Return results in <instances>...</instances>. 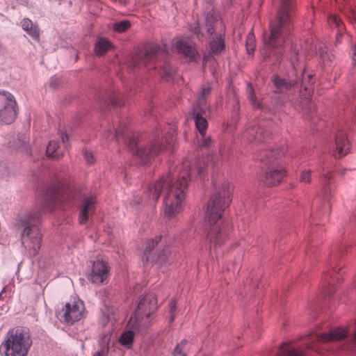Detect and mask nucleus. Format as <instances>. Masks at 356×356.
<instances>
[{"mask_svg":"<svg viewBox=\"0 0 356 356\" xmlns=\"http://www.w3.org/2000/svg\"><path fill=\"white\" fill-rule=\"evenodd\" d=\"M17 115V105L14 96L9 92L0 91V122L13 123Z\"/></svg>","mask_w":356,"mask_h":356,"instance_id":"obj_10","label":"nucleus"},{"mask_svg":"<svg viewBox=\"0 0 356 356\" xmlns=\"http://www.w3.org/2000/svg\"><path fill=\"white\" fill-rule=\"evenodd\" d=\"M33 341L26 327L17 326L8 330L0 345L2 356H27Z\"/></svg>","mask_w":356,"mask_h":356,"instance_id":"obj_7","label":"nucleus"},{"mask_svg":"<svg viewBox=\"0 0 356 356\" xmlns=\"http://www.w3.org/2000/svg\"><path fill=\"white\" fill-rule=\"evenodd\" d=\"M308 81L310 82L311 80L313 79V76L311 74L307 75Z\"/></svg>","mask_w":356,"mask_h":356,"instance_id":"obj_53","label":"nucleus"},{"mask_svg":"<svg viewBox=\"0 0 356 356\" xmlns=\"http://www.w3.org/2000/svg\"><path fill=\"white\" fill-rule=\"evenodd\" d=\"M161 240V236H156L154 238L147 241L143 251V260L147 261V257L152 256V254H151V252L154 248V247L159 244Z\"/></svg>","mask_w":356,"mask_h":356,"instance_id":"obj_29","label":"nucleus"},{"mask_svg":"<svg viewBox=\"0 0 356 356\" xmlns=\"http://www.w3.org/2000/svg\"><path fill=\"white\" fill-rule=\"evenodd\" d=\"M284 356H303L302 354L288 346H284L282 350Z\"/></svg>","mask_w":356,"mask_h":356,"instance_id":"obj_41","label":"nucleus"},{"mask_svg":"<svg viewBox=\"0 0 356 356\" xmlns=\"http://www.w3.org/2000/svg\"><path fill=\"white\" fill-rule=\"evenodd\" d=\"M327 24L330 28L337 29L336 40L338 42L344 32L343 22L335 14H330L327 17Z\"/></svg>","mask_w":356,"mask_h":356,"instance_id":"obj_23","label":"nucleus"},{"mask_svg":"<svg viewBox=\"0 0 356 356\" xmlns=\"http://www.w3.org/2000/svg\"><path fill=\"white\" fill-rule=\"evenodd\" d=\"M299 181L302 184H309L312 181V170L305 169L300 172Z\"/></svg>","mask_w":356,"mask_h":356,"instance_id":"obj_38","label":"nucleus"},{"mask_svg":"<svg viewBox=\"0 0 356 356\" xmlns=\"http://www.w3.org/2000/svg\"><path fill=\"white\" fill-rule=\"evenodd\" d=\"M322 175L321 181V194L323 197L328 200L332 191V177L329 172H325L324 166H322Z\"/></svg>","mask_w":356,"mask_h":356,"instance_id":"obj_19","label":"nucleus"},{"mask_svg":"<svg viewBox=\"0 0 356 356\" xmlns=\"http://www.w3.org/2000/svg\"><path fill=\"white\" fill-rule=\"evenodd\" d=\"M270 136L264 122H252L249 124L243 134L244 138L249 142L264 143Z\"/></svg>","mask_w":356,"mask_h":356,"instance_id":"obj_12","label":"nucleus"},{"mask_svg":"<svg viewBox=\"0 0 356 356\" xmlns=\"http://www.w3.org/2000/svg\"><path fill=\"white\" fill-rule=\"evenodd\" d=\"M110 102L112 105L116 106L122 105L121 102L120 100L117 99L115 97H111L110 98Z\"/></svg>","mask_w":356,"mask_h":356,"instance_id":"obj_45","label":"nucleus"},{"mask_svg":"<svg viewBox=\"0 0 356 356\" xmlns=\"http://www.w3.org/2000/svg\"><path fill=\"white\" fill-rule=\"evenodd\" d=\"M59 147L58 142L51 140L47 146L46 154L48 157L52 159H58L63 156V153L58 150Z\"/></svg>","mask_w":356,"mask_h":356,"instance_id":"obj_28","label":"nucleus"},{"mask_svg":"<svg viewBox=\"0 0 356 356\" xmlns=\"http://www.w3.org/2000/svg\"><path fill=\"white\" fill-rule=\"evenodd\" d=\"M202 163H204V159H198L193 163L184 162L181 167L184 170L175 181L170 173L162 175L148 187L143 197H134L131 204L138 206L144 201L156 202L162 194L164 215L168 218L175 216L183 209L188 179L192 180L197 176L202 177L204 173V167L201 165Z\"/></svg>","mask_w":356,"mask_h":356,"instance_id":"obj_1","label":"nucleus"},{"mask_svg":"<svg viewBox=\"0 0 356 356\" xmlns=\"http://www.w3.org/2000/svg\"><path fill=\"white\" fill-rule=\"evenodd\" d=\"M352 58L353 62L356 63V44L352 49Z\"/></svg>","mask_w":356,"mask_h":356,"instance_id":"obj_47","label":"nucleus"},{"mask_svg":"<svg viewBox=\"0 0 356 356\" xmlns=\"http://www.w3.org/2000/svg\"><path fill=\"white\" fill-rule=\"evenodd\" d=\"M176 49L179 54H181L186 57L193 58L195 56V50L186 42L181 40L177 41L176 42Z\"/></svg>","mask_w":356,"mask_h":356,"instance_id":"obj_25","label":"nucleus"},{"mask_svg":"<svg viewBox=\"0 0 356 356\" xmlns=\"http://www.w3.org/2000/svg\"><path fill=\"white\" fill-rule=\"evenodd\" d=\"M124 124L123 125V127L120 124L119 127L115 130V134L113 133V131L111 129H108V130L104 133V137H106V138H116L117 139H118L120 136H123V129H124Z\"/></svg>","mask_w":356,"mask_h":356,"instance_id":"obj_35","label":"nucleus"},{"mask_svg":"<svg viewBox=\"0 0 356 356\" xmlns=\"http://www.w3.org/2000/svg\"><path fill=\"white\" fill-rule=\"evenodd\" d=\"M245 47L248 54H252L255 48V38L253 33H250L246 38Z\"/></svg>","mask_w":356,"mask_h":356,"instance_id":"obj_36","label":"nucleus"},{"mask_svg":"<svg viewBox=\"0 0 356 356\" xmlns=\"http://www.w3.org/2000/svg\"><path fill=\"white\" fill-rule=\"evenodd\" d=\"M211 87L206 86L202 88L201 92L199 93L195 104L193 107L205 108L207 105V99L211 93Z\"/></svg>","mask_w":356,"mask_h":356,"instance_id":"obj_27","label":"nucleus"},{"mask_svg":"<svg viewBox=\"0 0 356 356\" xmlns=\"http://www.w3.org/2000/svg\"><path fill=\"white\" fill-rule=\"evenodd\" d=\"M22 29L35 41L40 40V30L38 26L29 18H24L21 22Z\"/></svg>","mask_w":356,"mask_h":356,"instance_id":"obj_22","label":"nucleus"},{"mask_svg":"<svg viewBox=\"0 0 356 356\" xmlns=\"http://www.w3.org/2000/svg\"><path fill=\"white\" fill-rule=\"evenodd\" d=\"M4 290H5V288H3V290H2V291H1V292H0V299L1 298V294H2V293H3V291Z\"/></svg>","mask_w":356,"mask_h":356,"instance_id":"obj_55","label":"nucleus"},{"mask_svg":"<svg viewBox=\"0 0 356 356\" xmlns=\"http://www.w3.org/2000/svg\"><path fill=\"white\" fill-rule=\"evenodd\" d=\"M58 84V79L56 77H51V80H50V82H49V85L52 88H56Z\"/></svg>","mask_w":356,"mask_h":356,"instance_id":"obj_46","label":"nucleus"},{"mask_svg":"<svg viewBox=\"0 0 356 356\" xmlns=\"http://www.w3.org/2000/svg\"><path fill=\"white\" fill-rule=\"evenodd\" d=\"M61 140L63 141V143L65 145V143L68 140V136L65 133H62Z\"/></svg>","mask_w":356,"mask_h":356,"instance_id":"obj_48","label":"nucleus"},{"mask_svg":"<svg viewBox=\"0 0 356 356\" xmlns=\"http://www.w3.org/2000/svg\"><path fill=\"white\" fill-rule=\"evenodd\" d=\"M112 48L110 40L105 38H98L95 43L94 51L97 56H103Z\"/></svg>","mask_w":356,"mask_h":356,"instance_id":"obj_24","label":"nucleus"},{"mask_svg":"<svg viewBox=\"0 0 356 356\" xmlns=\"http://www.w3.org/2000/svg\"><path fill=\"white\" fill-rule=\"evenodd\" d=\"M230 193L229 182L223 181L220 186H216L207 204L204 218L212 225L208 231L207 239L214 248L221 246L228 238L227 226L216 223L231 202Z\"/></svg>","mask_w":356,"mask_h":356,"instance_id":"obj_3","label":"nucleus"},{"mask_svg":"<svg viewBox=\"0 0 356 356\" xmlns=\"http://www.w3.org/2000/svg\"><path fill=\"white\" fill-rule=\"evenodd\" d=\"M224 29L225 27L219 14L213 8L205 13L204 21L201 25L197 22L191 27V31L198 37L204 35H211L216 32L221 33Z\"/></svg>","mask_w":356,"mask_h":356,"instance_id":"obj_9","label":"nucleus"},{"mask_svg":"<svg viewBox=\"0 0 356 356\" xmlns=\"http://www.w3.org/2000/svg\"><path fill=\"white\" fill-rule=\"evenodd\" d=\"M131 26V22L129 20L124 19L120 22H116L113 24V29L115 31L118 33H123L128 30Z\"/></svg>","mask_w":356,"mask_h":356,"instance_id":"obj_32","label":"nucleus"},{"mask_svg":"<svg viewBox=\"0 0 356 356\" xmlns=\"http://www.w3.org/2000/svg\"><path fill=\"white\" fill-rule=\"evenodd\" d=\"M293 10V0H281L277 17L270 22V33L264 36V49L261 54L264 57H270L273 54L270 49H275L277 51L273 54L276 55L278 61L286 35L291 29Z\"/></svg>","mask_w":356,"mask_h":356,"instance_id":"obj_4","label":"nucleus"},{"mask_svg":"<svg viewBox=\"0 0 356 356\" xmlns=\"http://www.w3.org/2000/svg\"><path fill=\"white\" fill-rule=\"evenodd\" d=\"M168 50V47L165 43L152 44L133 56V67H140L145 65L151 69L159 68L161 78L165 81H170L173 78L175 71L166 60Z\"/></svg>","mask_w":356,"mask_h":356,"instance_id":"obj_5","label":"nucleus"},{"mask_svg":"<svg viewBox=\"0 0 356 356\" xmlns=\"http://www.w3.org/2000/svg\"><path fill=\"white\" fill-rule=\"evenodd\" d=\"M175 255V254L172 250L171 248L167 245L164 246L163 248L157 249L156 253L153 254L152 256L147 257V261L162 266L172 262Z\"/></svg>","mask_w":356,"mask_h":356,"instance_id":"obj_16","label":"nucleus"},{"mask_svg":"<svg viewBox=\"0 0 356 356\" xmlns=\"http://www.w3.org/2000/svg\"><path fill=\"white\" fill-rule=\"evenodd\" d=\"M247 94L248 99L251 102L252 106L255 108H261V105L257 99L256 96L254 94L253 89L250 83H248Z\"/></svg>","mask_w":356,"mask_h":356,"instance_id":"obj_37","label":"nucleus"},{"mask_svg":"<svg viewBox=\"0 0 356 356\" xmlns=\"http://www.w3.org/2000/svg\"><path fill=\"white\" fill-rule=\"evenodd\" d=\"M157 300L154 293L146 294L139 302L136 309L134 316L137 318L149 317L154 312L157 307Z\"/></svg>","mask_w":356,"mask_h":356,"instance_id":"obj_14","label":"nucleus"},{"mask_svg":"<svg viewBox=\"0 0 356 356\" xmlns=\"http://www.w3.org/2000/svg\"><path fill=\"white\" fill-rule=\"evenodd\" d=\"M272 81L277 92H286L298 84V81L296 80L287 81L286 79L281 78L277 75H274L272 77Z\"/></svg>","mask_w":356,"mask_h":356,"instance_id":"obj_20","label":"nucleus"},{"mask_svg":"<svg viewBox=\"0 0 356 356\" xmlns=\"http://www.w3.org/2000/svg\"><path fill=\"white\" fill-rule=\"evenodd\" d=\"M290 61L294 70H296L299 68L300 70H302V66L299 67L298 65V63L302 61V56H300L296 49L293 51L292 56L290 58Z\"/></svg>","mask_w":356,"mask_h":356,"instance_id":"obj_39","label":"nucleus"},{"mask_svg":"<svg viewBox=\"0 0 356 356\" xmlns=\"http://www.w3.org/2000/svg\"><path fill=\"white\" fill-rule=\"evenodd\" d=\"M189 114L193 119L200 135L206 134V131L208 127V122L206 119V108L193 107Z\"/></svg>","mask_w":356,"mask_h":356,"instance_id":"obj_18","label":"nucleus"},{"mask_svg":"<svg viewBox=\"0 0 356 356\" xmlns=\"http://www.w3.org/2000/svg\"><path fill=\"white\" fill-rule=\"evenodd\" d=\"M134 337L132 331L124 332L120 338V342L122 346L129 347L133 343Z\"/></svg>","mask_w":356,"mask_h":356,"instance_id":"obj_33","label":"nucleus"},{"mask_svg":"<svg viewBox=\"0 0 356 356\" xmlns=\"http://www.w3.org/2000/svg\"><path fill=\"white\" fill-rule=\"evenodd\" d=\"M6 48L3 44L0 42V54H3L5 52Z\"/></svg>","mask_w":356,"mask_h":356,"instance_id":"obj_50","label":"nucleus"},{"mask_svg":"<svg viewBox=\"0 0 356 356\" xmlns=\"http://www.w3.org/2000/svg\"><path fill=\"white\" fill-rule=\"evenodd\" d=\"M336 269H332V270L330 271H328V272H324L323 273V280L324 282H327L328 281V280L330 279V277H332V273H335L336 272Z\"/></svg>","mask_w":356,"mask_h":356,"instance_id":"obj_44","label":"nucleus"},{"mask_svg":"<svg viewBox=\"0 0 356 356\" xmlns=\"http://www.w3.org/2000/svg\"><path fill=\"white\" fill-rule=\"evenodd\" d=\"M330 149L335 158H341L349 153L350 142L344 131L338 130L336 132L334 140L330 144Z\"/></svg>","mask_w":356,"mask_h":356,"instance_id":"obj_13","label":"nucleus"},{"mask_svg":"<svg viewBox=\"0 0 356 356\" xmlns=\"http://www.w3.org/2000/svg\"><path fill=\"white\" fill-rule=\"evenodd\" d=\"M113 1L118 2L121 4H126L127 0H112Z\"/></svg>","mask_w":356,"mask_h":356,"instance_id":"obj_51","label":"nucleus"},{"mask_svg":"<svg viewBox=\"0 0 356 356\" xmlns=\"http://www.w3.org/2000/svg\"><path fill=\"white\" fill-rule=\"evenodd\" d=\"M190 348V345L186 339H182L177 346L172 352L173 356H186Z\"/></svg>","mask_w":356,"mask_h":356,"instance_id":"obj_30","label":"nucleus"},{"mask_svg":"<svg viewBox=\"0 0 356 356\" xmlns=\"http://www.w3.org/2000/svg\"><path fill=\"white\" fill-rule=\"evenodd\" d=\"M201 138L198 139V145L200 147H210L212 143L213 140L211 136H207L206 134L203 135H200Z\"/></svg>","mask_w":356,"mask_h":356,"instance_id":"obj_40","label":"nucleus"},{"mask_svg":"<svg viewBox=\"0 0 356 356\" xmlns=\"http://www.w3.org/2000/svg\"><path fill=\"white\" fill-rule=\"evenodd\" d=\"M346 336V330L341 327H337L331 330L330 332L317 334L316 339L323 342L333 341L340 340Z\"/></svg>","mask_w":356,"mask_h":356,"instance_id":"obj_21","label":"nucleus"},{"mask_svg":"<svg viewBox=\"0 0 356 356\" xmlns=\"http://www.w3.org/2000/svg\"><path fill=\"white\" fill-rule=\"evenodd\" d=\"M169 308H170V316H169V322L171 323L175 320V311L177 309V305L175 300H171L169 302Z\"/></svg>","mask_w":356,"mask_h":356,"instance_id":"obj_42","label":"nucleus"},{"mask_svg":"<svg viewBox=\"0 0 356 356\" xmlns=\"http://www.w3.org/2000/svg\"><path fill=\"white\" fill-rule=\"evenodd\" d=\"M63 189L60 184H54L45 191L40 207L34 208L21 216L17 222L21 231V243L26 253L34 257L40 248L42 235L38 227L42 214L51 212L60 200Z\"/></svg>","mask_w":356,"mask_h":356,"instance_id":"obj_2","label":"nucleus"},{"mask_svg":"<svg viewBox=\"0 0 356 356\" xmlns=\"http://www.w3.org/2000/svg\"><path fill=\"white\" fill-rule=\"evenodd\" d=\"M175 130L171 127L164 138L155 136L145 147L137 146L138 139L134 136L129 138V147L133 155L141 165L149 164L152 159L164 149H171L175 143Z\"/></svg>","mask_w":356,"mask_h":356,"instance_id":"obj_6","label":"nucleus"},{"mask_svg":"<svg viewBox=\"0 0 356 356\" xmlns=\"http://www.w3.org/2000/svg\"><path fill=\"white\" fill-rule=\"evenodd\" d=\"M209 45L211 51L214 54H218L225 49V40L220 33L210 42Z\"/></svg>","mask_w":356,"mask_h":356,"instance_id":"obj_26","label":"nucleus"},{"mask_svg":"<svg viewBox=\"0 0 356 356\" xmlns=\"http://www.w3.org/2000/svg\"><path fill=\"white\" fill-rule=\"evenodd\" d=\"M284 154V149H272L270 152L262 150L253 155V159L268 165L264 175V181L268 186H273L280 184L286 175L285 170L277 165L275 160Z\"/></svg>","mask_w":356,"mask_h":356,"instance_id":"obj_8","label":"nucleus"},{"mask_svg":"<svg viewBox=\"0 0 356 356\" xmlns=\"http://www.w3.org/2000/svg\"><path fill=\"white\" fill-rule=\"evenodd\" d=\"M353 218L356 220V211L353 213Z\"/></svg>","mask_w":356,"mask_h":356,"instance_id":"obj_54","label":"nucleus"},{"mask_svg":"<svg viewBox=\"0 0 356 356\" xmlns=\"http://www.w3.org/2000/svg\"><path fill=\"white\" fill-rule=\"evenodd\" d=\"M83 156L87 163L92 164L95 162L94 156L91 152L85 151L83 152Z\"/></svg>","mask_w":356,"mask_h":356,"instance_id":"obj_43","label":"nucleus"},{"mask_svg":"<svg viewBox=\"0 0 356 356\" xmlns=\"http://www.w3.org/2000/svg\"><path fill=\"white\" fill-rule=\"evenodd\" d=\"M97 203L95 196L92 195L83 197L79 207V222L86 224L89 218L90 214L94 211Z\"/></svg>","mask_w":356,"mask_h":356,"instance_id":"obj_17","label":"nucleus"},{"mask_svg":"<svg viewBox=\"0 0 356 356\" xmlns=\"http://www.w3.org/2000/svg\"><path fill=\"white\" fill-rule=\"evenodd\" d=\"M224 159H225V156H223L221 150H220L218 154L211 155L207 159V166H209V165H211L212 166L218 165L220 163H221L224 161Z\"/></svg>","mask_w":356,"mask_h":356,"instance_id":"obj_34","label":"nucleus"},{"mask_svg":"<svg viewBox=\"0 0 356 356\" xmlns=\"http://www.w3.org/2000/svg\"><path fill=\"white\" fill-rule=\"evenodd\" d=\"M108 266L103 261H95L92 264L91 273L88 279L94 284H100L107 278Z\"/></svg>","mask_w":356,"mask_h":356,"instance_id":"obj_15","label":"nucleus"},{"mask_svg":"<svg viewBox=\"0 0 356 356\" xmlns=\"http://www.w3.org/2000/svg\"><path fill=\"white\" fill-rule=\"evenodd\" d=\"M301 87L303 88L305 90H307V86L305 83V77L302 78V81L301 83Z\"/></svg>","mask_w":356,"mask_h":356,"instance_id":"obj_49","label":"nucleus"},{"mask_svg":"<svg viewBox=\"0 0 356 356\" xmlns=\"http://www.w3.org/2000/svg\"><path fill=\"white\" fill-rule=\"evenodd\" d=\"M102 351H97L92 356H102Z\"/></svg>","mask_w":356,"mask_h":356,"instance_id":"obj_52","label":"nucleus"},{"mask_svg":"<svg viewBox=\"0 0 356 356\" xmlns=\"http://www.w3.org/2000/svg\"><path fill=\"white\" fill-rule=\"evenodd\" d=\"M84 311V305L81 301H73L67 302L63 309L57 314V317L60 321L67 324H73L79 321Z\"/></svg>","mask_w":356,"mask_h":356,"instance_id":"obj_11","label":"nucleus"},{"mask_svg":"<svg viewBox=\"0 0 356 356\" xmlns=\"http://www.w3.org/2000/svg\"><path fill=\"white\" fill-rule=\"evenodd\" d=\"M334 273H332V277H330V278H332V280H334V277H332V275H333V274H334Z\"/></svg>","mask_w":356,"mask_h":356,"instance_id":"obj_56","label":"nucleus"},{"mask_svg":"<svg viewBox=\"0 0 356 356\" xmlns=\"http://www.w3.org/2000/svg\"><path fill=\"white\" fill-rule=\"evenodd\" d=\"M319 56L321 60L323 63L324 65H331L333 60L334 59V56L332 52L328 51L326 47H320L318 49Z\"/></svg>","mask_w":356,"mask_h":356,"instance_id":"obj_31","label":"nucleus"}]
</instances>
